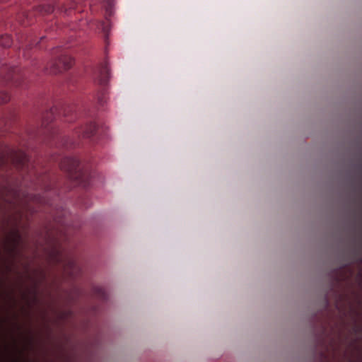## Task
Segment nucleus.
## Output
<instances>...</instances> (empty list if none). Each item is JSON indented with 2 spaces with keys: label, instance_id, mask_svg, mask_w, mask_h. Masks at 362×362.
Here are the masks:
<instances>
[{
  "label": "nucleus",
  "instance_id": "nucleus-1",
  "mask_svg": "<svg viewBox=\"0 0 362 362\" xmlns=\"http://www.w3.org/2000/svg\"><path fill=\"white\" fill-rule=\"evenodd\" d=\"M50 260L55 264H61L64 275L71 279L76 277L81 272L74 257L71 255H65L58 249H54L50 253Z\"/></svg>",
  "mask_w": 362,
  "mask_h": 362
},
{
  "label": "nucleus",
  "instance_id": "nucleus-2",
  "mask_svg": "<svg viewBox=\"0 0 362 362\" xmlns=\"http://www.w3.org/2000/svg\"><path fill=\"white\" fill-rule=\"evenodd\" d=\"M52 54L54 58L49 63V74H57L71 67L73 59L61 47L54 48Z\"/></svg>",
  "mask_w": 362,
  "mask_h": 362
},
{
  "label": "nucleus",
  "instance_id": "nucleus-3",
  "mask_svg": "<svg viewBox=\"0 0 362 362\" xmlns=\"http://www.w3.org/2000/svg\"><path fill=\"white\" fill-rule=\"evenodd\" d=\"M60 168L62 170L69 173L71 179L81 181L83 179V173L79 166V161L72 157H65L60 163Z\"/></svg>",
  "mask_w": 362,
  "mask_h": 362
},
{
  "label": "nucleus",
  "instance_id": "nucleus-4",
  "mask_svg": "<svg viewBox=\"0 0 362 362\" xmlns=\"http://www.w3.org/2000/svg\"><path fill=\"white\" fill-rule=\"evenodd\" d=\"M93 78L95 82L100 86L107 84L110 78V72L109 63L107 61L98 67L94 73Z\"/></svg>",
  "mask_w": 362,
  "mask_h": 362
},
{
  "label": "nucleus",
  "instance_id": "nucleus-5",
  "mask_svg": "<svg viewBox=\"0 0 362 362\" xmlns=\"http://www.w3.org/2000/svg\"><path fill=\"white\" fill-rule=\"evenodd\" d=\"M96 131V125L95 123L90 122L86 124L84 127L80 128L76 134L80 137L90 138L94 135Z\"/></svg>",
  "mask_w": 362,
  "mask_h": 362
},
{
  "label": "nucleus",
  "instance_id": "nucleus-6",
  "mask_svg": "<svg viewBox=\"0 0 362 362\" xmlns=\"http://www.w3.org/2000/svg\"><path fill=\"white\" fill-rule=\"evenodd\" d=\"M13 160L16 165L24 168L28 163L29 158L24 151H18L13 152Z\"/></svg>",
  "mask_w": 362,
  "mask_h": 362
},
{
  "label": "nucleus",
  "instance_id": "nucleus-7",
  "mask_svg": "<svg viewBox=\"0 0 362 362\" xmlns=\"http://www.w3.org/2000/svg\"><path fill=\"white\" fill-rule=\"evenodd\" d=\"M57 109L56 107H52L49 111H47L42 117V125L46 128L47 126L54 119V114L56 113Z\"/></svg>",
  "mask_w": 362,
  "mask_h": 362
},
{
  "label": "nucleus",
  "instance_id": "nucleus-8",
  "mask_svg": "<svg viewBox=\"0 0 362 362\" xmlns=\"http://www.w3.org/2000/svg\"><path fill=\"white\" fill-rule=\"evenodd\" d=\"M93 296L100 300H106L107 298V294L106 291L100 286H94L93 288Z\"/></svg>",
  "mask_w": 362,
  "mask_h": 362
},
{
  "label": "nucleus",
  "instance_id": "nucleus-9",
  "mask_svg": "<svg viewBox=\"0 0 362 362\" xmlns=\"http://www.w3.org/2000/svg\"><path fill=\"white\" fill-rule=\"evenodd\" d=\"M12 45V39L8 35H0V46L3 47H9Z\"/></svg>",
  "mask_w": 362,
  "mask_h": 362
},
{
  "label": "nucleus",
  "instance_id": "nucleus-10",
  "mask_svg": "<svg viewBox=\"0 0 362 362\" xmlns=\"http://www.w3.org/2000/svg\"><path fill=\"white\" fill-rule=\"evenodd\" d=\"M39 9L41 13L49 14L54 11L55 7L51 4H47L40 6Z\"/></svg>",
  "mask_w": 362,
  "mask_h": 362
},
{
  "label": "nucleus",
  "instance_id": "nucleus-11",
  "mask_svg": "<svg viewBox=\"0 0 362 362\" xmlns=\"http://www.w3.org/2000/svg\"><path fill=\"white\" fill-rule=\"evenodd\" d=\"M16 71V68H11L9 69V71H8L6 76H5V80L6 81H13L15 79V73Z\"/></svg>",
  "mask_w": 362,
  "mask_h": 362
},
{
  "label": "nucleus",
  "instance_id": "nucleus-12",
  "mask_svg": "<svg viewBox=\"0 0 362 362\" xmlns=\"http://www.w3.org/2000/svg\"><path fill=\"white\" fill-rule=\"evenodd\" d=\"M10 100V95L4 91L0 92V104L6 103Z\"/></svg>",
  "mask_w": 362,
  "mask_h": 362
},
{
  "label": "nucleus",
  "instance_id": "nucleus-13",
  "mask_svg": "<svg viewBox=\"0 0 362 362\" xmlns=\"http://www.w3.org/2000/svg\"><path fill=\"white\" fill-rule=\"evenodd\" d=\"M98 102L100 105H104L106 103V95L105 92H103L101 93V95H98Z\"/></svg>",
  "mask_w": 362,
  "mask_h": 362
},
{
  "label": "nucleus",
  "instance_id": "nucleus-14",
  "mask_svg": "<svg viewBox=\"0 0 362 362\" xmlns=\"http://www.w3.org/2000/svg\"><path fill=\"white\" fill-rule=\"evenodd\" d=\"M38 184L42 189H44L46 192L51 189L50 185L44 182V180H39Z\"/></svg>",
  "mask_w": 362,
  "mask_h": 362
},
{
  "label": "nucleus",
  "instance_id": "nucleus-15",
  "mask_svg": "<svg viewBox=\"0 0 362 362\" xmlns=\"http://www.w3.org/2000/svg\"><path fill=\"white\" fill-rule=\"evenodd\" d=\"M71 315V312L68 311V312L62 314V318L65 320V319L69 318Z\"/></svg>",
  "mask_w": 362,
  "mask_h": 362
},
{
  "label": "nucleus",
  "instance_id": "nucleus-16",
  "mask_svg": "<svg viewBox=\"0 0 362 362\" xmlns=\"http://www.w3.org/2000/svg\"><path fill=\"white\" fill-rule=\"evenodd\" d=\"M69 141V139H66L64 141V143H63V145L66 147L68 148L69 146V144H68V141Z\"/></svg>",
  "mask_w": 362,
  "mask_h": 362
},
{
  "label": "nucleus",
  "instance_id": "nucleus-17",
  "mask_svg": "<svg viewBox=\"0 0 362 362\" xmlns=\"http://www.w3.org/2000/svg\"><path fill=\"white\" fill-rule=\"evenodd\" d=\"M20 239H21V238H20V236L18 235L16 241H17V242L20 241Z\"/></svg>",
  "mask_w": 362,
  "mask_h": 362
},
{
  "label": "nucleus",
  "instance_id": "nucleus-18",
  "mask_svg": "<svg viewBox=\"0 0 362 362\" xmlns=\"http://www.w3.org/2000/svg\"><path fill=\"white\" fill-rule=\"evenodd\" d=\"M4 71V69H2L1 70V74H3Z\"/></svg>",
  "mask_w": 362,
  "mask_h": 362
}]
</instances>
